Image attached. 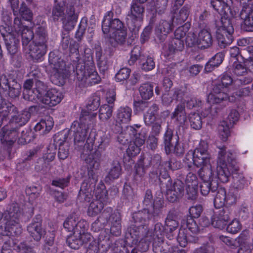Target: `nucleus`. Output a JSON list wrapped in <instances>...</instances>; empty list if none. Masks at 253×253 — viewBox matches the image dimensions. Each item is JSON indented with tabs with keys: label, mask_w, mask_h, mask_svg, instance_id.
<instances>
[{
	"label": "nucleus",
	"mask_w": 253,
	"mask_h": 253,
	"mask_svg": "<svg viewBox=\"0 0 253 253\" xmlns=\"http://www.w3.org/2000/svg\"><path fill=\"white\" fill-rule=\"evenodd\" d=\"M242 225L239 220L234 219L226 227L227 231L232 234H236L241 230Z\"/></svg>",
	"instance_id": "56"
},
{
	"label": "nucleus",
	"mask_w": 253,
	"mask_h": 253,
	"mask_svg": "<svg viewBox=\"0 0 253 253\" xmlns=\"http://www.w3.org/2000/svg\"><path fill=\"white\" fill-rule=\"evenodd\" d=\"M21 212L16 203H12L7 210L2 212L0 211V221L3 218L4 223L0 227V234L3 236L14 237L22 233L19 224Z\"/></svg>",
	"instance_id": "1"
},
{
	"label": "nucleus",
	"mask_w": 253,
	"mask_h": 253,
	"mask_svg": "<svg viewBox=\"0 0 253 253\" xmlns=\"http://www.w3.org/2000/svg\"><path fill=\"white\" fill-rule=\"evenodd\" d=\"M27 230L31 236L36 241L41 240L45 234V231L42 228L40 222H32L27 227Z\"/></svg>",
	"instance_id": "33"
},
{
	"label": "nucleus",
	"mask_w": 253,
	"mask_h": 253,
	"mask_svg": "<svg viewBox=\"0 0 253 253\" xmlns=\"http://www.w3.org/2000/svg\"><path fill=\"white\" fill-rule=\"evenodd\" d=\"M143 6L134 3L131 5L128 14L127 24L130 29L138 30L141 26L144 13Z\"/></svg>",
	"instance_id": "11"
},
{
	"label": "nucleus",
	"mask_w": 253,
	"mask_h": 253,
	"mask_svg": "<svg viewBox=\"0 0 253 253\" xmlns=\"http://www.w3.org/2000/svg\"><path fill=\"white\" fill-rule=\"evenodd\" d=\"M166 234L168 238L171 240L173 238V232L177 229L179 223L177 212L175 211H170L166 219Z\"/></svg>",
	"instance_id": "20"
},
{
	"label": "nucleus",
	"mask_w": 253,
	"mask_h": 253,
	"mask_svg": "<svg viewBox=\"0 0 253 253\" xmlns=\"http://www.w3.org/2000/svg\"><path fill=\"white\" fill-rule=\"evenodd\" d=\"M172 23L171 21H162L156 29V34L161 41H164L167 35L171 31Z\"/></svg>",
	"instance_id": "26"
},
{
	"label": "nucleus",
	"mask_w": 253,
	"mask_h": 253,
	"mask_svg": "<svg viewBox=\"0 0 253 253\" xmlns=\"http://www.w3.org/2000/svg\"><path fill=\"white\" fill-rule=\"evenodd\" d=\"M4 38L5 44L9 53L13 55L17 51L18 45L19 44V40L10 33L6 35L2 34Z\"/></svg>",
	"instance_id": "29"
},
{
	"label": "nucleus",
	"mask_w": 253,
	"mask_h": 253,
	"mask_svg": "<svg viewBox=\"0 0 253 253\" xmlns=\"http://www.w3.org/2000/svg\"><path fill=\"white\" fill-rule=\"evenodd\" d=\"M238 196V192L234 188H230L228 193L226 192L225 201L226 204L227 205H232L236 202Z\"/></svg>",
	"instance_id": "58"
},
{
	"label": "nucleus",
	"mask_w": 253,
	"mask_h": 253,
	"mask_svg": "<svg viewBox=\"0 0 253 253\" xmlns=\"http://www.w3.org/2000/svg\"><path fill=\"white\" fill-rule=\"evenodd\" d=\"M211 181H203L200 184L201 194L204 196L207 195L210 191L214 192L217 189V184L211 187Z\"/></svg>",
	"instance_id": "55"
},
{
	"label": "nucleus",
	"mask_w": 253,
	"mask_h": 253,
	"mask_svg": "<svg viewBox=\"0 0 253 253\" xmlns=\"http://www.w3.org/2000/svg\"><path fill=\"white\" fill-rule=\"evenodd\" d=\"M232 79L230 76L223 75L220 81H218L214 85L211 92L209 94L207 101L209 104H218L222 101L228 99L234 102L238 95H229L226 91L229 85L232 83Z\"/></svg>",
	"instance_id": "3"
},
{
	"label": "nucleus",
	"mask_w": 253,
	"mask_h": 253,
	"mask_svg": "<svg viewBox=\"0 0 253 253\" xmlns=\"http://www.w3.org/2000/svg\"><path fill=\"white\" fill-rule=\"evenodd\" d=\"M14 28L17 34H21L23 46H27L31 40L33 39V31L27 27L22 26L21 20L18 17L14 19Z\"/></svg>",
	"instance_id": "19"
},
{
	"label": "nucleus",
	"mask_w": 253,
	"mask_h": 253,
	"mask_svg": "<svg viewBox=\"0 0 253 253\" xmlns=\"http://www.w3.org/2000/svg\"><path fill=\"white\" fill-rule=\"evenodd\" d=\"M218 148L216 173L221 182L225 183L228 181L230 175L236 172L238 168L236 165L234 155L231 151H227L224 146Z\"/></svg>",
	"instance_id": "2"
},
{
	"label": "nucleus",
	"mask_w": 253,
	"mask_h": 253,
	"mask_svg": "<svg viewBox=\"0 0 253 253\" xmlns=\"http://www.w3.org/2000/svg\"><path fill=\"white\" fill-rule=\"evenodd\" d=\"M130 70L126 68L121 69L116 74L115 79L117 82H122L127 79L130 75Z\"/></svg>",
	"instance_id": "62"
},
{
	"label": "nucleus",
	"mask_w": 253,
	"mask_h": 253,
	"mask_svg": "<svg viewBox=\"0 0 253 253\" xmlns=\"http://www.w3.org/2000/svg\"><path fill=\"white\" fill-rule=\"evenodd\" d=\"M8 94L11 97L14 98L19 95L21 86L16 82L13 81L10 84V86H8Z\"/></svg>",
	"instance_id": "57"
},
{
	"label": "nucleus",
	"mask_w": 253,
	"mask_h": 253,
	"mask_svg": "<svg viewBox=\"0 0 253 253\" xmlns=\"http://www.w3.org/2000/svg\"><path fill=\"white\" fill-rule=\"evenodd\" d=\"M55 4L52 10L54 19L58 20L61 17L64 28L67 30L73 29L78 17L74 7L70 6L67 7L65 12V0H55Z\"/></svg>",
	"instance_id": "5"
},
{
	"label": "nucleus",
	"mask_w": 253,
	"mask_h": 253,
	"mask_svg": "<svg viewBox=\"0 0 253 253\" xmlns=\"http://www.w3.org/2000/svg\"><path fill=\"white\" fill-rule=\"evenodd\" d=\"M183 94V90L178 89L165 92L162 97L163 103L168 106L170 105L174 99L180 101Z\"/></svg>",
	"instance_id": "34"
},
{
	"label": "nucleus",
	"mask_w": 253,
	"mask_h": 253,
	"mask_svg": "<svg viewBox=\"0 0 253 253\" xmlns=\"http://www.w3.org/2000/svg\"><path fill=\"white\" fill-rule=\"evenodd\" d=\"M233 72L237 76H244L248 73L247 69L242 64L234 62Z\"/></svg>",
	"instance_id": "64"
},
{
	"label": "nucleus",
	"mask_w": 253,
	"mask_h": 253,
	"mask_svg": "<svg viewBox=\"0 0 253 253\" xmlns=\"http://www.w3.org/2000/svg\"><path fill=\"white\" fill-rule=\"evenodd\" d=\"M165 229L163 225L161 223H157L155 224L153 233V238L154 240L157 239L158 241H162L163 235L165 233Z\"/></svg>",
	"instance_id": "54"
},
{
	"label": "nucleus",
	"mask_w": 253,
	"mask_h": 253,
	"mask_svg": "<svg viewBox=\"0 0 253 253\" xmlns=\"http://www.w3.org/2000/svg\"><path fill=\"white\" fill-rule=\"evenodd\" d=\"M109 36L110 42L113 46H115L117 43H122L125 41L126 37V29L125 27H124L122 29H119L116 32L110 34Z\"/></svg>",
	"instance_id": "37"
},
{
	"label": "nucleus",
	"mask_w": 253,
	"mask_h": 253,
	"mask_svg": "<svg viewBox=\"0 0 253 253\" xmlns=\"http://www.w3.org/2000/svg\"><path fill=\"white\" fill-rule=\"evenodd\" d=\"M92 197V195L91 193V190H89V189L84 190L83 189V187H81L78 195L79 200L82 202H88L90 201Z\"/></svg>",
	"instance_id": "63"
},
{
	"label": "nucleus",
	"mask_w": 253,
	"mask_h": 253,
	"mask_svg": "<svg viewBox=\"0 0 253 253\" xmlns=\"http://www.w3.org/2000/svg\"><path fill=\"white\" fill-rule=\"evenodd\" d=\"M195 240L194 236L190 235V234L188 233L187 230H185V228L180 229L177 237V241L180 246L185 247L188 242H195Z\"/></svg>",
	"instance_id": "36"
},
{
	"label": "nucleus",
	"mask_w": 253,
	"mask_h": 253,
	"mask_svg": "<svg viewBox=\"0 0 253 253\" xmlns=\"http://www.w3.org/2000/svg\"><path fill=\"white\" fill-rule=\"evenodd\" d=\"M189 7L188 5L184 6L179 11L178 15L175 16L176 21L177 24H181L186 21L189 15Z\"/></svg>",
	"instance_id": "52"
},
{
	"label": "nucleus",
	"mask_w": 253,
	"mask_h": 253,
	"mask_svg": "<svg viewBox=\"0 0 253 253\" xmlns=\"http://www.w3.org/2000/svg\"><path fill=\"white\" fill-rule=\"evenodd\" d=\"M46 71L52 78L55 84H62L65 77L66 64L63 59L50 53L49 64L46 67Z\"/></svg>",
	"instance_id": "9"
},
{
	"label": "nucleus",
	"mask_w": 253,
	"mask_h": 253,
	"mask_svg": "<svg viewBox=\"0 0 253 253\" xmlns=\"http://www.w3.org/2000/svg\"><path fill=\"white\" fill-rule=\"evenodd\" d=\"M33 82L32 80H27L24 84V95L25 98L31 101H37V94L41 92L39 89H31L33 86Z\"/></svg>",
	"instance_id": "30"
},
{
	"label": "nucleus",
	"mask_w": 253,
	"mask_h": 253,
	"mask_svg": "<svg viewBox=\"0 0 253 253\" xmlns=\"http://www.w3.org/2000/svg\"><path fill=\"white\" fill-rule=\"evenodd\" d=\"M150 216L146 210L133 214L134 224L128 228L126 234L125 242L126 246H133L137 244L140 238V232L144 228L147 220L150 218Z\"/></svg>",
	"instance_id": "4"
},
{
	"label": "nucleus",
	"mask_w": 253,
	"mask_h": 253,
	"mask_svg": "<svg viewBox=\"0 0 253 253\" xmlns=\"http://www.w3.org/2000/svg\"><path fill=\"white\" fill-rule=\"evenodd\" d=\"M172 118L175 120L180 126H184L187 123L185 105L181 103L177 105L172 114Z\"/></svg>",
	"instance_id": "28"
},
{
	"label": "nucleus",
	"mask_w": 253,
	"mask_h": 253,
	"mask_svg": "<svg viewBox=\"0 0 253 253\" xmlns=\"http://www.w3.org/2000/svg\"><path fill=\"white\" fill-rule=\"evenodd\" d=\"M184 46L183 40L174 38L169 45V54H172L176 51H181L183 49Z\"/></svg>",
	"instance_id": "48"
},
{
	"label": "nucleus",
	"mask_w": 253,
	"mask_h": 253,
	"mask_svg": "<svg viewBox=\"0 0 253 253\" xmlns=\"http://www.w3.org/2000/svg\"><path fill=\"white\" fill-rule=\"evenodd\" d=\"M97 113L96 112H89L86 110H83L80 117V122L83 124H86V123L91 122L96 117Z\"/></svg>",
	"instance_id": "49"
},
{
	"label": "nucleus",
	"mask_w": 253,
	"mask_h": 253,
	"mask_svg": "<svg viewBox=\"0 0 253 253\" xmlns=\"http://www.w3.org/2000/svg\"><path fill=\"white\" fill-rule=\"evenodd\" d=\"M184 161L189 168L194 165L201 168L211 165V155L208 151L207 144L202 143L194 151H189Z\"/></svg>",
	"instance_id": "7"
},
{
	"label": "nucleus",
	"mask_w": 253,
	"mask_h": 253,
	"mask_svg": "<svg viewBox=\"0 0 253 253\" xmlns=\"http://www.w3.org/2000/svg\"><path fill=\"white\" fill-rule=\"evenodd\" d=\"M188 119L190 125L193 128L199 129L202 127V119L199 113L195 112L190 113Z\"/></svg>",
	"instance_id": "44"
},
{
	"label": "nucleus",
	"mask_w": 253,
	"mask_h": 253,
	"mask_svg": "<svg viewBox=\"0 0 253 253\" xmlns=\"http://www.w3.org/2000/svg\"><path fill=\"white\" fill-rule=\"evenodd\" d=\"M132 115V110L128 106L121 107L117 112L116 121L120 124H126L130 120Z\"/></svg>",
	"instance_id": "31"
},
{
	"label": "nucleus",
	"mask_w": 253,
	"mask_h": 253,
	"mask_svg": "<svg viewBox=\"0 0 253 253\" xmlns=\"http://www.w3.org/2000/svg\"><path fill=\"white\" fill-rule=\"evenodd\" d=\"M232 4V0H211V1L212 6L222 15L221 17H227L228 18L236 17L238 12V9L237 8L233 7V9H231Z\"/></svg>",
	"instance_id": "13"
},
{
	"label": "nucleus",
	"mask_w": 253,
	"mask_h": 253,
	"mask_svg": "<svg viewBox=\"0 0 253 253\" xmlns=\"http://www.w3.org/2000/svg\"><path fill=\"white\" fill-rule=\"evenodd\" d=\"M53 124L52 118L49 117H47V119L42 120L39 123L37 124L35 126V129L37 131H41L45 128L43 132H48L52 129Z\"/></svg>",
	"instance_id": "41"
},
{
	"label": "nucleus",
	"mask_w": 253,
	"mask_h": 253,
	"mask_svg": "<svg viewBox=\"0 0 253 253\" xmlns=\"http://www.w3.org/2000/svg\"><path fill=\"white\" fill-rule=\"evenodd\" d=\"M97 244L98 251L100 253H106L110 248L111 242L108 238H104L102 240L100 238L98 243H97Z\"/></svg>",
	"instance_id": "60"
},
{
	"label": "nucleus",
	"mask_w": 253,
	"mask_h": 253,
	"mask_svg": "<svg viewBox=\"0 0 253 253\" xmlns=\"http://www.w3.org/2000/svg\"><path fill=\"white\" fill-rule=\"evenodd\" d=\"M47 35L46 31L44 26H39L36 28V33L34 35L33 42L41 44L42 45H47Z\"/></svg>",
	"instance_id": "35"
},
{
	"label": "nucleus",
	"mask_w": 253,
	"mask_h": 253,
	"mask_svg": "<svg viewBox=\"0 0 253 253\" xmlns=\"http://www.w3.org/2000/svg\"><path fill=\"white\" fill-rule=\"evenodd\" d=\"M63 97L62 93L55 88L48 90L43 96L42 92L37 94V102H41L43 104L53 106L60 103Z\"/></svg>",
	"instance_id": "15"
},
{
	"label": "nucleus",
	"mask_w": 253,
	"mask_h": 253,
	"mask_svg": "<svg viewBox=\"0 0 253 253\" xmlns=\"http://www.w3.org/2000/svg\"><path fill=\"white\" fill-rule=\"evenodd\" d=\"M111 224L110 232L113 235L118 236L121 233V216L118 212H114L109 218Z\"/></svg>",
	"instance_id": "32"
},
{
	"label": "nucleus",
	"mask_w": 253,
	"mask_h": 253,
	"mask_svg": "<svg viewBox=\"0 0 253 253\" xmlns=\"http://www.w3.org/2000/svg\"><path fill=\"white\" fill-rule=\"evenodd\" d=\"M198 41V36H197L194 33L191 32L187 34L185 39L186 44L189 47H192L196 45L199 46Z\"/></svg>",
	"instance_id": "59"
},
{
	"label": "nucleus",
	"mask_w": 253,
	"mask_h": 253,
	"mask_svg": "<svg viewBox=\"0 0 253 253\" xmlns=\"http://www.w3.org/2000/svg\"><path fill=\"white\" fill-rule=\"evenodd\" d=\"M91 239L92 236L87 230H81L80 232L77 231L67 236L66 243L71 249L77 250L84 244L90 241Z\"/></svg>",
	"instance_id": "12"
},
{
	"label": "nucleus",
	"mask_w": 253,
	"mask_h": 253,
	"mask_svg": "<svg viewBox=\"0 0 253 253\" xmlns=\"http://www.w3.org/2000/svg\"><path fill=\"white\" fill-rule=\"evenodd\" d=\"M113 15L112 11H108L104 17L102 29L104 34H109L110 35L125 27L122 22L119 19L112 18Z\"/></svg>",
	"instance_id": "14"
},
{
	"label": "nucleus",
	"mask_w": 253,
	"mask_h": 253,
	"mask_svg": "<svg viewBox=\"0 0 253 253\" xmlns=\"http://www.w3.org/2000/svg\"><path fill=\"white\" fill-rule=\"evenodd\" d=\"M226 191L223 188H219L214 199V204L216 208H219L226 204Z\"/></svg>",
	"instance_id": "43"
},
{
	"label": "nucleus",
	"mask_w": 253,
	"mask_h": 253,
	"mask_svg": "<svg viewBox=\"0 0 253 253\" xmlns=\"http://www.w3.org/2000/svg\"><path fill=\"white\" fill-rule=\"evenodd\" d=\"M186 190L188 198L194 200L197 195L198 178L196 174L189 172L185 179Z\"/></svg>",
	"instance_id": "21"
},
{
	"label": "nucleus",
	"mask_w": 253,
	"mask_h": 253,
	"mask_svg": "<svg viewBox=\"0 0 253 253\" xmlns=\"http://www.w3.org/2000/svg\"><path fill=\"white\" fill-rule=\"evenodd\" d=\"M95 199H93L88 208L87 214L95 216L100 213L107 203V191L105 189L96 188L95 191Z\"/></svg>",
	"instance_id": "10"
},
{
	"label": "nucleus",
	"mask_w": 253,
	"mask_h": 253,
	"mask_svg": "<svg viewBox=\"0 0 253 253\" xmlns=\"http://www.w3.org/2000/svg\"><path fill=\"white\" fill-rule=\"evenodd\" d=\"M199 175L203 181H211L212 172L211 165L201 168L199 170Z\"/></svg>",
	"instance_id": "46"
},
{
	"label": "nucleus",
	"mask_w": 253,
	"mask_h": 253,
	"mask_svg": "<svg viewBox=\"0 0 253 253\" xmlns=\"http://www.w3.org/2000/svg\"><path fill=\"white\" fill-rule=\"evenodd\" d=\"M250 237L249 232L245 230L237 238V241L240 245L238 253H251L253 246L250 242Z\"/></svg>",
	"instance_id": "24"
},
{
	"label": "nucleus",
	"mask_w": 253,
	"mask_h": 253,
	"mask_svg": "<svg viewBox=\"0 0 253 253\" xmlns=\"http://www.w3.org/2000/svg\"><path fill=\"white\" fill-rule=\"evenodd\" d=\"M129 246L134 247L131 251V253H143L148 249L149 247L148 244L146 242H142V241H138L135 245Z\"/></svg>",
	"instance_id": "61"
},
{
	"label": "nucleus",
	"mask_w": 253,
	"mask_h": 253,
	"mask_svg": "<svg viewBox=\"0 0 253 253\" xmlns=\"http://www.w3.org/2000/svg\"><path fill=\"white\" fill-rule=\"evenodd\" d=\"M240 17L246 26L253 27V9L250 6V3L247 6H243Z\"/></svg>",
	"instance_id": "27"
},
{
	"label": "nucleus",
	"mask_w": 253,
	"mask_h": 253,
	"mask_svg": "<svg viewBox=\"0 0 253 253\" xmlns=\"http://www.w3.org/2000/svg\"><path fill=\"white\" fill-rule=\"evenodd\" d=\"M216 38L221 48H225L232 43L233 38L232 34L234 28L231 21V18L221 17L215 21Z\"/></svg>",
	"instance_id": "8"
},
{
	"label": "nucleus",
	"mask_w": 253,
	"mask_h": 253,
	"mask_svg": "<svg viewBox=\"0 0 253 253\" xmlns=\"http://www.w3.org/2000/svg\"><path fill=\"white\" fill-rule=\"evenodd\" d=\"M232 126L226 121H222L219 125L218 127V131L221 139L223 141H226L229 134L230 128Z\"/></svg>",
	"instance_id": "42"
},
{
	"label": "nucleus",
	"mask_w": 253,
	"mask_h": 253,
	"mask_svg": "<svg viewBox=\"0 0 253 253\" xmlns=\"http://www.w3.org/2000/svg\"><path fill=\"white\" fill-rule=\"evenodd\" d=\"M121 165L117 163L115 164L110 170L108 174L106 177V180H113L119 178L121 173Z\"/></svg>",
	"instance_id": "50"
},
{
	"label": "nucleus",
	"mask_w": 253,
	"mask_h": 253,
	"mask_svg": "<svg viewBox=\"0 0 253 253\" xmlns=\"http://www.w3.org/2000/svg\"><path fill=\"white\" fill-rule=\"evenodd\" d=\"M71 129L74 133V143L76 145H80L85 140L88 130L87 124H83L78 122H74Z\"/></svg>",
	"instance_id": "18"
},
{
	"label": "nucleus",
	"mask_w": 253,
	"mask_h": 253,
	"mask_svg": "<svg viewBox=\"0 0 253 253\" xmlns=\"http://www.w3.org/2000/svg\"><path fill=\"white\" fill-rule=\"evenodd\" d=\"M84 161L87 165L88 175L89 178L94 179V172L93 169H97L99 168L100 162L101 154L98 151H94L90 153H85L84 155Z\"/></svg>",
	"instance_id": "17"
},
{
	"label": "nucleus",
	"mask_w": 253,
	"mask_h": 253,
	"mask_svg": "<svg viewBox=\"0 0 253 253\" xmlns=\"http://www.w3.org/2000/svg\"><path fill=\"white\" fill-rule=\"evenodd\" d=\"M140 94L144 100L149 99L153 95V85L150 83H145L139 88Z\"/></svg>",
	"instance_id": "40"
},
{
	"label": "nucleus",
	"mask_w": 253,
	"mask_h": 253,
	"mask_svg": "<svg viewBox=\"0 0 253 253\" xmlns=\"http://www.w3.org/2000/svg\"><path fill=\"white\" fill-rule=\"evenodd\" d=\"M180 101L182 103H181L182 104L184 105L186 103L187 107L189 108H193L202 104L201 100L194 97L190 96L187 92H184V91L183 94L182 95Z\"/></svg>",
	"instance_id": "39"
},
{
	"label": "nucleus",
	"mask_w": 253,
	"mask_h": 253,
	"mask_svg": "<svg viewBox=\"0 0 253 253\" xmlns=\"http://www.w3.org/2000/svg\"><path fill=\"white\" fill-rule=\"evenodd\" d=\"M18 128L9 125L3 127L2 143L11 145L17 139L18 135Z\"/></svg>",
	"instance_id": "22"
},
{
	"label": "nucleus",
	"mask_w": 253,
	"mask_h": 253,
	"mask_svg": "<svg viewBox=\"0 0 253 253\" xmlns=\"http://www.w3.org/2000/svg\"><path fill=\"white\" fill-rule=\"evenodd\" d=\"M199 47L208 48L212 43V38L210 30L207 28H203L198 33Z\"/></svg>",
	"instance_id": "25"
},
{
	"label": "nucleus",
	"mask_w": 253,
	"mask_h": 253,
	"mask_svg": "<svg viewBox=\"0 0 253 253\" xmlns=\"http://www.w3.org/2000/svg\"><path fill=\"white\" fill-rule=\"evenodd\" d=\"M129 129L133 134L135 133L134 139L133 141L137 144L138 146H142L144 144L146 138V132L145 130L142 129L137 133L133 126H130Z\"/></svg>",
	"instance_id": "45"
},
{
	"label": "nucleus",
	"mask_w": 253,
	"mask_h": 253,
	"mask_svg": "<svg viewBox=\"0 0 253 253\" xmlns=\"http://www.w3.org/2000/svg\"><path fill=\"white\" fill-rule=\"evenodd\" d=\"M0 116L2 117L1 121L6 119L9 114H11L9 121L10 126L18 128L25 125L31 117L30 113L26 110L18 112L17 108L14 105L9 104H0Z\"/></svg>",
	"instance_id": "6"
},
{
	"label": "nucleus",
	"mask_w": 253,
	"mask_h": 253,
	"mask_svg": "<svg viewBox=\"0 0 253 253\" xmlns=\"http://www.w3.org/2000/svg\"><path fill=\"white\" fill-rule=\"evenodd\" d=\"M63 226L68 231L74 233L87 230V224L84 220L80 219L77 215L72 214L64 221Z\"/></svg>",
	"instance_id": "16"
},
{
	"label": "nucleus",
	"mask_w": 253,
	"mask_h": 253,
	"mask_svg": "<svg viewBox=\"0 0 253 253\" xmlns=\"http://www.w3.org/2000/svg\"><path fill=\"white\" fill-rule=\"evenodd\" d=\"M46 50L47 45H42L32 42L29 45L30 56L36 61H38L44 55Z\"/></svg>",
	"instance_id": "23"
},
{
	"label": "nucleus",
	"mask_w": 253,
	"mask_h": 253,
	"mask_svg": "<svg viewBox=\"0 0 253 253\" xmlns=\"http://www.w3.org/2000/svg\"><path fill=\"white\" fill-rule=\"evenodd\" d=\"M158 106L154 104L149 107L144 116L145 123L147 125H151L154 122L156 121V114L158 111Z\"/></svg>",
	"instance_id": "38"
},
{
	"label": "nucleus",
	"mask_w": 253,
	"mask_h": 253,
	"mask_svg": "<svg viewBox=\"0 0 253 253\" xmlns=\"http://www.w3.org/2000/svg\"><path fill=\"white\" fill-rule=\"evenodd\" d=\"M187 228L185 230H188V233L191 232L190 235L194 236L195 238V235L199 233L200 231V227L197 225L196 221L192 218L188 219L186 222Z\"/></svg>",
	"instance_id": "51"
},
{
	"label": "nucleus",
	"mask_w": 253,
	"mask_h": 253,
	"mask_svg": "<svg viewBox=\"0 0 253 253\" xmlns=\"http://www.w3.org/2000/svg\"><path fill=\"white\" fill-rule=\"evenodd\" d=\"M113 107L107 104L101 106L99 111V118L102 121L108 120L112 115Z\"/></svg>",
	"instance_id": "47"
},
{
	"label": "nucleus",
	"mask_w": 253,
	"mask_h": 253,
	"mask_svg": "<svg viewBox=\"0 0 253 253\" xmlns=\"http://www.w3.org/2000/svg\"><path fill=\"white\" fill-rule=\"evenodd\" d=\"M172 139V132L171 130H167L164 135V143L167 153L172 151L173 144L171 142Z\"/></svg>",
	"instance_id": "53"
}]
</instances>
